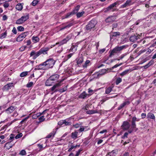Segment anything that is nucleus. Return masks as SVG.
Here are the masks:
<instances>
[{"instance_id": "obj_1", "label": "nucleus", "mask_w": 156, "mask_h": 156, "mask_svg": "<svg viewBox=\"0 0 156 156\" xmlns=\"http://www.w3.org/2000/svg\"><path fill=\"white\" fill-rule=\"evenodd\" d=\"M55 62V61L53 58H49L43 63L39 65L37 68H35L34 70L46 69L51 68L53 66Z\"/></svg>"}, {"instance_id": "obj_2", "label": "nucleus", "mask_w": 156, "mask_h": 156, "mask_svg": "<svg viewBox=\"0 0 156 156\" xmlns=\"http://www.w3.org/2000/svg\"><path fill=\"white\" fill-rule=\"evenodd\" d=\"M127 45H123L120 47L117 46L114 48L111 52L109 55V57H111L112 55H114L115 53H116L117 52L120 51L123 49L126 48Z\"/></svg>"}, {"instance_id": "obj_3", "label": "nucleus", "mask_w": 156, "mask_h": 156, "mask_svg": "<svg viewBox=\"0 0 156 156\" xmlns=\"http://www.w3.org/2000/svg\"><path fill=\"white\" fill-rule=\"evenodd\" d=\"M29 18L28 15L22 16L19 19L17 20L16 22V23L18 24H20L24 23Z\"/></svg>"}, {"instance_id": "obj_4", "label": "nucleus", "mask_w": 156, "mask_h": 156, "mask_svg": "<svg viewBox=\"0 0 156 156\" xmlns=\"http://www.w3.org/2000/svg\"><path fill=\"white\" fill-rule=\"evenodd\" d=\"M64 80V79H62L60 80L59 81H58V83L54 85L51 88V90L54 91V92L57 91L58 90L56 89V88L59 87L62 85V84L61 83Z\"/></svg>"}, {"instance_id": "obj_5", "label": "nucleus", "mask_w": 156, "mask_h": 156, "mask_svg": "<svg viewBox=\"0 0 156 156\" xmlns=\"http://www.w3.org/2000/svg\"><path fill=\"white\" fill-rule=\"evenodd\" d=\"M28 32H25L19 35L16 39V41L20 42L22 41L28 35Z\"/></svg>"}, {"instance_id": "obj_6", "label": "nucleus", "mask_w": 156, "mask_h": 156, "mask_svg": "<svg viewBox=\"0 0 156 156\" xmlns=\"http://www.w3.org/2000/svg\"><path fill=\"white\" fill-rule=\"evenodd\" d=\"M130 127L129 123L127 121L124 122L121 126V128L124 130H126L129 129Z\"/></svg>"}, {"instance_id": "obj_7", "label": "nucleus", "mask_w": 156, "mask_h": 156, "mask_svg": "<svg viewBox=\"0 0 156 156\" xmlns=\"http://www.w3.org/2000/svg\"><path fill=\"white\" fill-rule=\"evenodd\" d=\"M116 19V17L114 16H109L105 20L106 23L111 24L115 21Z\"/></svg>"}, {"instance_id": "obj_8", "label": "nucleus", "mask_w": 156, "mask_h": 156, "mask_svg": "<svg viewBox=\"0 0 156 156\" xmlns=\"http://www.w3.org/2000/svg\"><path fill=\"white\" fill-rule=\"evenodd\" d=\"M95 22L94 20H91L89 23L86 25V28L87 30H90L94 28L95 26Z\"/></svg>"}, {"instance_id": "obj_9", "label": "nucleus", "mask_w": 156, "mask_h": 156, "mask_svg": "<svg viewBox=\"0 0 156 156\" xmlns=\"http://www.w3.org/2000/svg\"><path fill=\"white\" fill-rule=\"evenodd\" d=\"M41 55L39 51L37 52H35L34 51H32L30 53V56H33V58L35 59L37 57Z\"/></svg>"}, {"instance_id": "obj_10", "label": "nucleus", "mask_w": 156, "mask_h": 156, "mask_svg": "<svg viewBox=\"0 0 156 156\" xmlns=\"http://www.w3.org/2000/svg\"><path fill=\"white\" fill-rule=\"evenodd\" d=\"M59 77V76L57 74H55L51 76L50 77L52 81H53L54 83H55L57 81L58 82V81H60V80H58Z\"/></svg>"}, {"instance_id": "obj_11", "label": "nucleus", "mask_w": 156, "mask_h": 156, "mask_svg": "<svg viewBox=\"0 0 156 156\" xmlns=\"http://www.w3.org/2000/svg\"><path fill=\"white\" fill-rule=\"evenodd\" d=\"M49 49V48L48 47H45L41 48L39 51L41 55V54L45 55L47 54V51Z\"/></svg>"}, {"instance_id": "obj_12", "label": "nucleus", "mask_w": 156, "mask_h": 156, "mask_svg": "<svg viewBox=\"0 0 156 156\" xmlns=\"http://www.w3.org/2000/svg\"><path fill=\"white\" fill-rule=\"evenodd\" d=\"M91 95V94H87L85 91H83L78 96L79 98L84 99L87 97H89Z\"/></svg>"}, {"instance_id": "obj_13", "label": "nucleus", "mask_w": 156, "mask_h": 156, "mask_svg": "<svg viewBox=\"0 0 156 156\" xmlns=\"http://www.w3.org/2000/svg\"><path fill=\"white\" fill-rule=\"evenodd\" d=\"M68 37H66V38L63 39L62 41L60 42L56 43L55 44L56 45L58 44H59L60 45L63 44H66L67 41L70 39V37L69 36V39H67Z\"/></svg>"}, {"instance_id": "obj_14", "label": "nucleus", "mask_w": 156, "mask_h": 156, "mask_svg": "<svg viewBox=\"0 0 156 156\" xmlns=\"http://www.w3.org/2000/svg\"><path fill=\"white\" fill-rule=\"evenodd\" d=\"M133 4L132 3V1L130 0H127L126 2L121 7L123 8H125L127 6H129L132 5Z\"/></svg>"}, {"instance_id": "obj_15", "label": "nucleus", "mask_w": 156, "mask_h": 156, "mask_svg": "<svg viewBox=\"0 0 156 156\" xmlns=\"http://www.w3.org/2000/svg\"><path fill=\"white\" fill-rule=\"evenodd\" d=\"M79 44V42H77L76 44H75L74 45H73V44H72V46L70 49V51H71L73 52H75L76 51L77 49V47L78 45Z\"/></svg>"}, {"instance_id": "obj_16", "label": "nucleus", "mask_w": 156, "mask_h": 156, "mask_svg": "<svg viewBox=\"0 0 156 156\" xmlns=\"http://www.w3.org/2000/svg\"><path fill=\"white\" fill-rule=\"evenodd\" d=\"M140 35H134L130 37V41L132 42H134L136 41L138 38H139Z\"/></svg>"}, {"instance_id": "obj_17", "label": "nucleus", "mask_w": 156, "mask_h": 156, "mask_svg": "<svg viewBox=\"0 0 156 156\" xmlns=\"http://www.w3.org/2000/svg\"><path fill=\"white\" fill-rule=\"evenodd\" d=\"M130 104L129 101H127L124 102L123 103H122L121 105H120L119 106L118 108V109L119 110H120L123 107H124L126 105H128Z\"/></svg>"}, {"instance_id": "obj_18", "label": "nucleus", "mask_w": 156, "mask_h": 156, "mask_svg": "<svg viewBox=\"0 0 156 156\" xmlns=\"http://www.w3.org/2000/svg\"><path fill=\"white\" fill-rule=\"evenodd\" d=\"M54 83V82L51 80L50 77H49L46 81L45 85L46 86H50L52 84Z\"/></svg>"}, {"instance_id": "obj_19", "label": "nucleus", "mask_w": 156, "mask_h": 156, "mask_svg": "<svg viewBox=\"0 0 156 156\" xmlns=\"http://www.w3.org/2000/svg\"><path fill=\"white\" fill-rule=\"evenodd\" d=\"M118 2H115L110 5L107 8V9L108 11L111 10L117 4Z\"/></svg>"}, {"instance_id": "obj_20", "label": "nucleus", "mask_w": 156, "mask_h": 156, "mask_svg": "<svg viewBox=\"0 0 156 156\" xmlns=\"http://www.w3.org/2000/svg\"><path fill=\"white\" fill-rule=\"evenodd\" d=\"M154 61L153 60H151L146 65H145L144 67V69H147L149 67L153 65L154 64Z\"/></svg>"}, {"instance_id": "obj_21", "label": "nucleus", "mask_w": 156, "mask_h": 156, "mask_svg": "<svg viewBox=\"0 0 156 156\" xmlns=\"http://www.w3.org/2000/svg\"><path fill=\"white\" fill-rule=\"evenodd\" d=\"M98 113L97 110H89L86 112V113L89 114H93Z\"/></svg>"}, {"instance_id": "obj_22", "label": "nucleus", "mask_w": 156, "mask_h": 156, "mask_svg": "<svg viewBox=\"0 0 156 156\" xmlns=\"http://www.w3.org/2000/svg\"><path fill=\"white\" fill-rule=\"evenodd\" d=\"M33 42L34 43H37L39 41V38L37 36H33L32 38Z\"/></svg>"}, {"instance_id": "obj_23", "label": "nucleus", "mask_w": 156, "mask_h": 156, "mask_svg": "<svg viewBox=\"0 0 156 156\" xmlns=\"http://www.w3.org/2000/svg\"><path fill=\"white\" fill-rule=\"evenodd\" d=\"M56 131L55 130H53V131L49 134L47 136V138H50L51 137H53L56 133Z\"/></svg>"}, {"instance_id": "obj_24", "label": "nucleus", "mask_w": 156, "mask_h": 156, "mask_svg": "<svg viewBox=\"0 0 156 156\" xmlns=\"http://www.w3.org/2000/svg\"><path fill=\"white\" fill-rule=\"evenodd\" d=\"M101 74L98 73H96L93 75L90 78H92V79H96L98 78L100 76H101Z\"/></svg>"}, {"instance_id": "obj_25", "label": "nucleus", "mask_w": 156, "mask_h": 156, "mask_svg": "<svg viewBox=\"0 0 156 156\" xmlns=\"http://www.w3.org/2000/svg\"><path fill=\"white\" fill-rule=\"evenodd\" d=\"M10 88V84L8 83L4 86L3 90L4 91H7L9 90Z\"/></svg>"}, {"instance_id": "obj_26", "label": "nucleus", "mask_w": 156, "mask_h": 156, "mask_svg": "<svg viewBox=\"0 0 156 156\" xmlns=\"http://www.w3.org/2000/svg\"><path fill=\"white\" fill-rule=\"evenodd\" d=\"M80 8V5H78L75 7L74 9L72 11L74 14L77 13V12L79 9Z\"/></svg>"}, {"instance_id": "obj_27", "label": "nucleus", "mask_w": 156, "mask_h": 156, "mask_svg": "<svg viewBox=\"0 0 156 156\" xmlns=\"http://www.w3.org/2000/svg\"><path fill=\"white\" fill-rule=\"evenodd\" d=\"M78 132L75 131L74 132H73L71 134L72 137L74 139H76L77 137Z\"/></svg>"}, {"instance_id": "obj_28", "label": "nucleus", "mask_w": 156, "mask_h": 156, "mask_svg": "<svg viewBox=\"0 0 156 156\" xmlns=\"http://www.w3.org/2000/svg\"><path fill=\"white\" fill-rule=\"evenodd\" d=\"M147 117L152 119H154L155 118L154 115L151 113H149L147 115Z\"/></svg>"}, {"instance_id": "obj_29", "label": "nucleus", "mask_w": 156, "mask_h": 156, "mask_svg": "<svg viewBox=\"0 0 156 156\" xmlns=\"http://www.w3.org/2000/svg\"><path fill=\"white\" fill-rule=\"evenodd\" d=\"M16 9L18 10H21L23 8L22 4L20 3L18 4L16 7Z\"/></svg>"}, {"instance_id": "obj_30", "label": "nucleus", "mask_w": 156, "mask_h": 156, "mask_svg": "<svg viewBox=\"0 0 156 156\" xmlns=\"http://www.w3.org/2000/svg\"><path fill=\"white\" fill-rule=\"evenodd\" d=\"M129 71V69L125 70L122 72V73H120V75L121 76H124L128 73Z\"/></svg>"}, {"instance_id": "obj_31", "label": "nucleus", "mask_w": 156, "mask_h": 156, "mask_svg": "<svg viewBox=\"0 0 156 156\" xmlns=\"http://www.w3.org/2000/svg\"><path fill=\"white\" fill-rule=\"evenodd\" d=\"M74 14L72 12H71L68 13L65 16V17L63 16L62 17V19H64L65 18H68L70 16H71V15H73Z\"/></svg>"}, {"instance_id": "obj_32", "label": "nucleus", "mask_w": 156, "mask_h": 156, "mask_svg": "<svg viewBox=\"0 0 156 156\" xmlns=\"http://www.w3.org/2000/svg\"><path fill=\"white\" fill-rule=\"evenodd\" d=\"M120 33L119 32H114L112 35H110V37H112H112H117V36H119L120 35Z\"/></svg>"}, {"instance_id": "obj_33", "label": "nucleus", "mask_w": 156, "mask_h": 156, "mask_svg": "<svg viewBox=\"0 0 156 156\" xmlns=\"http://www.w3.org/2000/svg\"><path fill=\"white\" fill-rule=\"evenodd\" d=\"M112 90V87H110L108 88H106L105 90V93L106 94H109Z\"/></svg>"}, {"instance_id": "obj_34", "label": "nucleus", "mask_w": 156, "mask_h": 156, "mask_svg": "<svg viewBox=\"0 0 156 156\" xmlns=\"http://www.w3.org/2000/svg\"><path fill=\"white\" fill-rule=\"evenodd\" d=\"M84 13V12L82 11L81 12H79L76 13V16L77 18H79L81 17Z\"/></svg>"}, {"instance_id": "obj_35", "label": "nucleus", "mask_w": 156, "mask_h": 156, "mask_svg": "<svg viewBox=\"0 0 156 156\" xmlns=\"http://www.w3.org/2000/svg\"><path fill=\"white\" fill-rule=\"evenodd\" d=\"M83 61V58L82 57H80L77 60V64L79 65L82 63Z\"/></svg>"}, {"instance_id": "obj_36", "label": "nucleus", "mask_w": 156, "mask_h": 156, "mask_svg": "<svg viewBox=\"0 0 156 156\" xmlns=\"http://www.w3.org/2000/svg\"><path fill=\"white\" fill-rule=\"evenodd\" d=\"M90 61L89 60H87L85 62L84 64L83 65L84 68L88 66L89 65Z\"/></svg>"}, {"instance_id": "obj_37", "label": "nucleus", "mask_w": 156, "mask_h": 156, "mask_svg": "<svg viewBox=\"0 0 156 156\" xmlns=\"http://www.w3.org/2000/svg\"><path fill=\"white\" fill-rule=\"evenodd\" d=\"M115 152L114 151H112L109 152L106 156H114Z\"/></svg>"}, {"instance_id": "obj_38", "label": "nucleus", "mask_w": 156, "mask_h": 156, "mask_svg": "<svg viewBox=\"0 0 156 156\" xmlns=\"http://www.w3.org/2000/svg\"><path fill=\"white\" fill-rule=\"evenodd\" d=\"M28 72H23L20 75V76L21 77H23L24 76H27L28 74Z\"/></svg>"}, {"instance_id": "obj_39", "label": "nucleus", "mask_w": 156, "mask_h": 156, "mask_svg": "<svg viewBox=\"0 0 156 156\" xmlns=\"http://www.w3.org/2000/svg\"><path fill=\"white\" fill-rule=\"evenodd\" d=\"M65 122V120H61L58 122V124L60 126H64V122Z\"/></svg>"}, {"instance_id": "obj_40", "label": "nucleus", "mask_w": 156, "mask_h": 156, "mask_svg": "<svg viewBox=\"0 0 156 156\" xmlns=\"http://www.w3.org/2000/svg\"><path fill=\"white\" fill-rule=\"evenodd\" d=\"M122 81V79L120 77L118 78L116 81V85H118L119 83H121Z\"/></svg>"}, {"instance_id": "obj_41", "label": "nucleus", "mask_w": 156, "mask_h": 156, "mask_svg": "<svg viewBox=\"0 0 156 156\" xmlns=\"http://www.w3.org/2000/svg\"><path fill=\"white\" fill-rule=\"evenodd\" d=\"M136 129L135 130L136 131L137 129L136 128V125L135 123H132V130H134Z\"/></svg>"}, {"instance_id": "obj_42", "label": "nucleus", "mask_w": 156, "mask_h": 156, "mask_svg": "<svg viewBox=\"0 0 156 156\" xmlns=\"http://www.w3.org/2000/svg\"><path fill=\"white\" fill-rule=\"evenodd\" d=\"M17 30L19 31H22L24 30V28L22 26H19L17 27Z\"/></svg>"}, {"instance_id": "obj_43", "label": "nucleus", "mask_w": 156, "mask_h": 156, "mask_svg": "<svg viewBox=\"0 0 156 156\" xmlns=\"http://www.w3.org/2000/svg\"><path fill=\"white\" fill-rule=\"evenodd\" d=\"M19 154L22 155H25L26 154V153L25 150H23L20 152Z\"/></svg>"}, {"instance_id": "obj_44", "label": "nucleus", "mask_w": 156, "mask_h": 156, "mask_svg": "<svg viewBox=\"0 0 156 156\" xmlns=\"http://www.w3.org/2000/svg\"><path fill=\"white\" fill-rule=\"evenodd\" d=\"M44 116H42L39 118V120L40 121V122H41L44 120L45 118H44Z\"/></svg>"}, {"instance_id": "obj_45", "label": "nucleus", "mask_w": 156, "mask_h": 156, "mask_svg": "<svg viewBox=\"0 0 156 156\" xmlns=\"http://www.w3.org/2000/svg\"><path fill=\"white\" fill-rule=\"evenodd\" d=\"M23 136V134L22 133H20V134H17L15 136V138L16 139H18L21 137Z\"/></svg>"}, {"instance_id": "obj_46", "label": "nucleus", "mask_w": 156, "mask_h": 156, "mask_svg": "<svg viewBox=\"0 0 156 156\" xmlns=\"http://www.w3.org/2000/svg\"><path fill=\"white\" fill-rule=\"evenodd\" d=\"M38 2V1L37 0H34L32 2V4L33 6H35L37 4Z\"/></svg>"}, {"instance_id": "obj_47", "label": "nucleus", "mask_w": 156, "mask_h": 156, "mask_svg": "<svg viewBox=\"0 0 156 156\" xmlns=\"http://www.w3.org/2000/svg\"><path fill=\"white\" fill-rule=\"evenodd\" d=\"M122 63H121L119 64H116L114 66H113L111 68V69L112 70V69H114L115 68H117V67L121 65H122Z\"/></svg>"}, {"instance_id": "obj_48", "label": "nucleus", "mask_w": 156, "mask_h": 156, "mask_svg": "<svg viewBox=\"0 0 156 156\" xmlns=\"http://www.w3.org/2000/svg\"><path fill=\"white\" fill-rule=\"evenodd\" d=\"M6 33L5 32L2 34H1V35L0 37V38L1 39H3V38L5 37L6 36Z\"/></svg>"}, {"instance_id": "obj_49", "label": "nucleus", "mask_w": 156, "mask_h": 156, "mask_svg": "<svg viewBox=\"0 0 156 156\" xmlns=\"http://www.w3.org/2000/svg\"><path fill=\"white\" fill-rule=\"evenodd\" d=\"M37 146L40 149L39 151H41L43 150V147L42 144H38Z\"/></svg>"}, {"instance_id": "obj_50", "label": "nucleus", "mask_w": 156, "mask_h": 156, "mask_svg": "<svg viewBox=\"0 0 156 156\" xmlns=\"http://www.w3.org/2000/svg\"><path fill=\"white\" fill-rule=\"evenodd\" d=\"M73 25V23H71L67 25L64 27L63 28L65 29L66 28L72 26Z\"/></svg>"}, {"instance_id": "obj_51", "label": "nucleus", "mask_w": 156, "mask_h": 156, "mask_svg": "<svg viewBox=\"0 0 156 156\" xmlns=\"http://www.w3.org/2000/svg\"><path fill=\"white\" fill-rule=\"evenodd\" d=\"M33 82H31L29 83H28L27 85V86L28 87H31L33 85Z\"/></svg>"}, {"instance_id": "obj_52", "label": "nucleus", "mask_w": 156, "mask_h": 156, "mask_svg": "<svg viewBox=\"0 0 156 156\" xmlns=\"http://www.w3.org/2000/svg\"><path fill=\"white\" fill-rule=\"evenodd\" d=\"M136 118L135 117H133L132 119V123H135L136 121ZM138 121V120H137Z\"/></svg>"}, {"instance_id": "obj_53", "label": "nucleus", "mask_w": 156, "mask_h": 156, "mask_svg": "<svg viewBox=\"0 0 156 156\" xmlns=\"http://www.w3.org/2000/svg\"><path fill=\"white\" fill-rule=\"evenodd\" d=\"M128 135V133L127 132H126L124 134V135L122 136V138H125L127 137V136Z\"/></svg>"}, {"instance_id": "obj_54", "label": "nucleus", "mask_w": 156, "mask_h": 156, "mask_svg": "<svg viewBox=\"0 0 156 156\" xmlns=\"http://www.w3.org/2000/svg\"><path fill=\"white\" fill-rule=\"evenodd\" d=\"M71 123L70 122H67L65 120V122H64V126H69L70 125Z\"/></svg>"}, {"instance_id": "obj_55", "label": "nucleus", "mask_w": 156, "mask_h": 156, "mask_svg": "<svg viewBox=\"0 0 156 156\" xmlns=\"http://www.w3.org/2000/svg\"><path fill=\"white\" fill-rule=\"evenodd\" d=\"M29 118V116H27L26 118H25V119H23L20 122V123L21 124H22L24 122L27 121V119H28Z\"/></svg>"}, {"instance_id": "obj_56", "label": "nucleus", "mask_w": 156, "mask_h": 156, "mask_svg": "<svg viewBox=\"0 0 156 156\" xmlns=\"http://www.w3.org/2000/svg\"><path fill=\"white\" fill-rule=\"evenodd\" d=\"M126 54H122V55L120 56L119 57V59H118V60H119L120 59H122L125 56H126Z\"/></svg>"}, {"instance_id": "obj_57", "label": "nucleus", "mask_w": 156, "mask_h": 156, "mask_svg": "<svg viewBox=\"0 0 156 156\" xmlns=\"http://www.w3.org/2000/svg\"><path fill=\"white\" fill-rule=\"evenodd\" d=\"M26 48V47L25 46H23L20 48L19 49V50L20 51H22L25 50V48Z\"/></svg>"}, {"instance_id": "obj_58", "label": "nucleus", "mask_w": 156, "mask_h": 156, "mask_svg": "<svg viewBox=\"0 0 156 156\" xmlns=\"http://www.w3.org/2000/svg\"><path fill=\"white\" fill-rule=\"evenodd\" d=\"M151 46L153 47H154L156 46V38L154 40V43Z\"/></svg>"}, {"instance_id": "obj_59", "label": "nucleus", "mask_w": 156, "mask_h": 156, "mask_svg": "<svg viewBox=\"0 0 156 156\" xmlns=\"http://www.w3.org/2000/svg\"><path fill=\"white\" fill-rule=\"evenodd\" d=\"M84 130V128L83 126H81L80 129H79V131L80 132H82Z\"/></svg>"}, {"instance_id": "obj_60", "label": "nucleus", "mask_w": 156, "mask_h": 156, "mask_svg": "<svg viewBox=\"0 0 156 156\" xmlns=\"http://www.w3.org/2000/svg\"><path fill=\"white\" fill-rule=\"evenodd\" d=\"M12 32L15 34H16L17 33L15 27H13L12 30Z\"/></svg>"}, {"instance_id": "obj_61", "label": "nucleus", "mask_w": 156, "mask_h": 156, "mask_svg": "<svg viewBox=\"0 0 156 156\" xmlns=\"http://www.w3.org/2000/svg\"><path fill=\"white\" fill-rule=\"evenodd\" d=\"M146 51H147V50H146V49H142L141 50L139 51V54H141L142 53L144 52H145Z\"/></svg>"}, {"instance_id": "obj_62", "label": "nucleus", "mask_w": 156, "mask_h": 156, "mask_svg": "<svg viewBox=\"0 0 156 156\" xmlns=\"http://www.w3.org/2000/svg\"><path fill=\"white\" fill-rule=\"evenodd\" d=\"M32 118L33 119H36L38 117H37V115L36 114H35L33 115H32Z\"/></svg>"}, {"instance_id": "obj_63", "label": "nucleus", "mask_w": 156, "mask_h": 156, "mask_svg": "<svg viewBox=\"0 0 156 156\" xmlns=\"http://www.w3.org/2000/svg\"><path fill=\"white\" fill-rule=\"evenodd\" d=\"M81 151V150L80 149L77 152L75 156H78L80 154V153Z\"/></svg>"}, {"instance_id": "obj_64", "label": "nucleus", "mask_w": 156, "mask_h": 156, "mask_svg": "<svg viewBox=\"0 0 156 156\" xmlns=\"http://www.w3.org/2000/svg\"><path fill=\"white\" fill-rule=\"evenodd\" d=\"M9 4L8 3H6L4 5V6L5 8H6L9 7Z\"/></svg>"}]
</instances>
